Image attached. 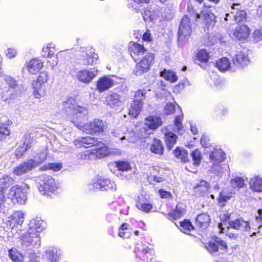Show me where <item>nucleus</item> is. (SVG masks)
Wrapping results in <instances>:
<instances>
[{
	"instance_id": "72a5a7b5",
	"label": "nucleus",
	"mask_w": 262,
	"mask_h": 262,
	"mask_svg": "<svg viewBox=\"0 0 262 262\" xmlns=\"http://www.w3.org/2000/svg\"><path fill=\"white\" fill-rule=\"evenodd\" d=\"M160 76L166 81L174 83L178 81V77L176 72L171 70L164 69L160 72Z\"/></svg>"
},
{
	"instance_id": "680f3d73",
	"label": "nucleus",
	"mask_w": 262,
	"mask_h": 262,
	"mask_svg": "<svg viewBox=\"0 0 262 262\" xmlns=\"http://www.w3.org/2000/svg\"><path fill=\"white\" fill-rule=\"evenodd\" d=\"M47 256L48 261L50 262H57V259L59 258L58 256L52 251L48 252L47 254Z\"/></svg>"
},
{
	"instance_id": "6e6552de",
	"label": "nucleus",
	"mask_w": 262,
	"mask_h": 262,
	"mask_svg": "<svg viewBox=\"0 0 262 262\" xmlns=\"http://www.w3.org/2000/svg\"><path fill=\"white\" fill-rule=\"evenodd\" d=\"M8 198L13 204H24L27 199V195L21 186L15 185L9 189Z\"/></svg>"
},
{
	"instance_id": "5fc2aeb1",
	"label": "nucleus",
	"mask_w": 262,
	"mask_h": 262,
	"mask_svg": "<svg viewBox=\"0 0 262 262\" xmlns=\"http://www.w3.org/2000/svg\"><path fill=\"white\" fill-rule=\"evenodd\" d=\"M144 20L151 21L154 18V12L148 8H145L142 13Z\"/></svg>"
},
{
	"instance_id": "c9c22d12",
	"label": "nucleus",
	"mask_w": 262,
	"mask_h": 262,
	"mask_svg": "<svg viewBox=\"0 0 262 262\" xmlns=\"http://www.w3.org/2000/svg\"><path fill=\"white\" fill-rule=\"evenodd\" d=\"M164 149L162 142L158 139L154 138L150 147V151L158 155H162Z\"/></svg>"
},
{
	"instance_id": "f704fd0d",
	"label": "nucleus",
	"mask_w": 262,
	"mask_h": 262,
	"mask_svg": "<svg viewBox=\"0 0 262 262\" xmlns=\"http://www.w3.org/2000/svg\"><path fill=\"white\" fill-rule=\"evenodd\" d=\"M215 67L221 72L229 70L231 67L230 62L227 57H222L216 61Z\"/></svg>"
},
{
	"instance_id": "c03bdc74",
	"label": "nucleus",
	"mask_w": 262,
	"mask_h": 262,
	"mask_svg": "<svg viewBox=\"0 0 262 262\" xmlns=\"http://www.w3.org/2000/svg\"><path fill=\"white\" fill-rule=\"evenodd\" d=\"M230 185L232 188L239 190L245 186V181L242 177H236L231 179Z\"/></svg>"
},
{
	"instance_id": "de8ad7c7",
	"label": "nucleus",
	"mask_w": 262,
	"mask_h": 262,
	"mask_svg": "<svg viewBox=\"0 0 262 262\" xmlns=\"http://www.w3.org/2000/svg\"><path fill=\"white\" fill-rule=\"evenodd\" d=\"M55 49L54 45L49 43L46 47H44L42 49V56L45 57H51L55 52Z\"/></svg>"
},
{
	"instance_id": "0eeeda50",
	"label": "nucleus",
	"mask_w": 262,
	"mask_h": 262,
	"mask_svg": "<svg viewBox=\"0 0 262 262\" xmlns=\"http://www.w3.org/2000/svg\"><path fill=\"white\" fill-rule=\"evenodd\" d=\"M57 187L54 179L50 176H43L40 181L39 190L44 195L51 196L55 194Z\"/></svg>"
},
{
	"instance_id": "dca6fc26",
	"label": "nucleus",
	"mask_w": 262,
	"mask_h": 262,
	"mask_svg": "<svg viewBox=\"0 0 262 262\" xmlns=\"http://www.w3.org/2000/svg\"><path fill=\"white\" fill-rule=\"evenodd\" d=\"M232 62L237 69H242L247 67L250 63V58L247 54L240 51L232 57Z\"/></svg>"
},
{
	"instance_id": "c756f323",
	"label": "nucleus",
	"mask_w": 262,
	"mask_h": 262,
	"mask_svg": "<svg viewBox=\"0 0 262 262\" xmlns=\"http://www.w3.org/2000/svg\"><path fill=\"white\" fill-rule=\"evenodd\" d=\"M143 102H141L138 100H133L128 108V114L132 117L137 118L141 113L143 106Z\"/></svg>"
},
{
	"instance_id": "774afa93",
	"label": "nucleus",
	"mask_w": 262,
	"mask_h": 262,
	"mask_svg": "<svg viewBox=\"0 0 262 262\" xmlns=\"http://www.w3.org/2000/svg\"><path fill=\"white\" fill-rule=\"evenodd\" d=\"M89 150H86L84 152L80 154V157L82 159H90V156L92 155V153H89Z\"/></svg>"
},
{
	"instance_id": "6ab92c4d",
	"label": "nucleus",
	"mask_w": 262,
	"mask_h": 262,
	"mask_svg": "<svg viewBox=\"0 0 262 262\" xmlns=\"http://www.w3.org/2000/svg\"><path fill=\"white\" fill-rule=\"evenodd\" d=\"M146 49L143 45L136 42L130 41L128 46V51L134 60L138 59L140 56L147 53Z\"/></svg>"
},
{
	"instance_id": "e2e57ef3",
	"label": "nucleus",
	"mask_w": 262,
	"mask_h": 262,
	"mask_svg": "<svg viewBox=\"0 0 262 262\" xmlns=\"http://www.w3.org/2000/svg\"><path fill=\"white\" fill-rule=\"evenodd\" d=\"M159 193L162 199H171L172 196L171 192L163 189H161L159 190Z\"/></svg>"
},
{
	"instance_id": "9d476101",
	"label": "nucleus",
	"mask_w": 262,
	"mask_h": 262,
	"mask_svg": "<svg viewBox=\"0 0 262 262\" xmlns=\"http://www.w3.org/2000/svg\"><path fill=\"white\" fill-rule=\"evenodd\" d=\"M228 226L230 228L236 230L251 234V236L255 234V232H251L250 221H245L242 217L229 221L228 222Z\"/></svg>"
},
{
	"instance_id": "69168bd1",
	"label": "nucleus",
	"mask_w": 262,
	"mask_h": 262,
	"mask_svg": "<svg viewBox=\"0 0 262 262\" xmlns=\"http://www.w3.org/2000/svg\"><path fill=\"white\" fill-rule=\"evenodd\" d=\"M38 155H39V157H38L39 161H37L38 165L39 164L43 163V162H45L46 160L48 154L46 151H42L38 154Z\"/></svg>"
},
{
	"instance_id": "49530a36",
	"label": "nucleus",
	"mask_w": 262,
	"mask_h": 262,
	"mask_svg": "<svg viewBox=\"0 0 262 262\" xmlns=\"http://www.w3.org/2000/svg\"><path fill=\"white\" fill-rule=\"evenodd\" d=\"M114 163L118 171H126L132 169L131 165L128 161H116Z\"/></svg>"
},
{
	"instance_id": "a18cd8bd",
	"label": "nucleus",
	"mask_w": 262,
	"mask_h": 262,
	"mask_svg": "<svg viewBox=\"0 0 262 262\" xmlns=\"http://www.w3.org/2000/svg\"><path fill=\"white\" fill-rule=\"evenodd\" d=\"M234 20L236 24L240 25L242 23L246 21L247 14L245 10H238L234 16Z\"/></svg>"
},
{
	"instance_id": "bb28decb",
	"label": "nucleus",
	"mask_w": 262,
	"mask_h": 262,
	"mask_svg": "<svg viewBox=\"0 0 262 262\" xmlns=\"http://www.w3.org/2000/svg\"><path fill=\"white\" fill-rule=\"evenodd\" d=\"M186 212V206L182 203L176 205L174 210L167 214V218L171 221L177 220L182 217Z\"/></svg>"
},
{
	"instance_id": "37998d69",
	"label": "nucleus",
	"mask_w": 262,
	"mask_h": 262,
	"mask_svg": "<svg viewBox=\"0 0 262 262\" xmlns=\"http://www.w3.org/2000/svg\"><path fill=\"white\" fill-rule=\"evenodd\" d=\"M9 222L12 229L17 225H21L23 222V216L22 214L18 212L14 213L11 215Z\"/></svg>"
},
{
	"instance_id": "58836bf2",
	"label": "nucleus",
	"mask_w": 262,
	"mask_h": 262,
	"mask_svg": "<svg viewBox=\"0 0 262 262\" xmlns=\"http://www.w3.org/2000/svg\"><path fill=\"white\" fill-rule=\"evenodd\" d=\"M177 135L171 132H167L165 134V141L168 149L171 150L177 140Z\"/></svg>"
},
{
	"instance_id": "4d7b16f0",
	"label": "nucleus",
	"mask_w": 262,
	"mask_h": 262,
	"mask_svg": "<svg viewBox=\"0 0 262 262\" xmlns=\"http://www.w3.org/2000/svg\"><path fill=\"white\" fill-rule=\"evenodd\" d=\"M183 118V115L177 116L174 120V125L178 131L181 130L183 128L182 120Z\"/></svg>"
},
{
	"instance_id": "ea45409f",
	"label": "nucleus",
	"mask_w": 262,
	"mask_h": 262,
	"mask_svg": "<svg viewBox=\"0 0 262 262\" xmlns=\"http://www.w3.org/2000/svg\"><path fill=\"white\" fill-rule=\"evenodd\" d=\"M98 58V56L97 54H85L81 56L80 60L83 65L88 66L93 64Z\"/></svg>"
},
{
	"instance_id": "b1692460",
	"label": "nucleus",
	"mask_w": 262,
	"mask_h": 262,
	"mask_svg": "<svg viewBox=\"0 0 262 262\" xmlns=\"http://www.w3.org/2000/svg\"><path fill=\"white\" fill-rule=\"evenodd\" d=\"M114 81L106 76L100 77L96 82V90L100 93L106 91L114 85Z\"/></svg>"
},
{
	"instance_id": "e433bc0d",
	"label": "nucleus",
	"mask_w": 262,
	"mask_h": 262,
	"mask_svg": "<svg viewBox=\"0 0 262 262\" xmlns=\"http://www.w3.org/2000/svg\"><path fill=\"white\" fill-rule=\"evenodd\" d=\"M179 229L183 233L190 234L191 231L195 229V226L193 225L191 221L189 219H184L180 222Z\"/></svg>"
},
{
	"instance_id": "0e129e2a",
	"label": "nucleus",
	"mask_w": 262,
	"mask_h": 262,
	"mask_svg": "<svg viewBox=\"0 0 262 262\" xmlns=\"http://www.w3.org/2000/svg\"><path fill=\"white\" fill-rule=\"evenodd\" d=\"M164 111L166 114L170 115L174 113V106L171 104H167L164 107Z\"/></svg>"
},
{
	"instance_id": "13d9d810",
	"label": "nucleus",
	"mask_w": 262,
	"mask_h": 262,
	"mask_svg": "<svg viewBox=\"0 0 262 262\" xmlns=\"http://www.w3.org/2000/svg\"><path fill=\"white\" fill-rule=\"evenodd\" d=\"M148 180L150 183H161L165 180V179L161 176H157L156 175L150 173L148 176Z\"/></svg>"
},
{
	"instance_id": "7c9ffc66",
	"label": "nucleus",
	"mask_w": 262,
	"mask_h": 262,
	"mask_svg": "<svg viewBox=\"0 0 262 262\" xmlns=\"http://www.w3.org/2000/svg\"><path fill=\"white\" fill-rule=\"evenodd\" d=\"M43 62L38 58H33L30 60L27 65L28 72L32 74H36L42 68Z\"/></svg>"
},
{
	"instance_id": "a211bd4d",
	"label": "nucleus",
	"mask_w": 262,
	"mask_h": 262,
	"mask_svg": "<svg viewBox=\"0 0 262 262\" xmlns=\"http://www.w3.org/2000/svg\"><path fill=\"white\" fill-rule=\"evenodd\" d=\"M33 229H28L20 237L22 246L28 247L32 244H36L40 241L39 234L34 232Z\"/></svg>"
},
{
	"instance_id": "5701e85b",
	"label": "nucleus",
	"mask_w": 262,
	"mask_h": 262,
	"mask_svg": "<svg viewBox=\"0 0 262 262\" xmlns=\"http://www.w3.org/2000/svg\"><path fill=\"white\" fill-rule=\"evenodd\" d=\"M23 140L22 145L19 146L15 151V155L17 158L22 157L32 146L33 139L30 135H25Z\"/></svg>"
},
{
	"instance_id": "4be33fe9",
	"label": "nucleus",
	"mask_w": 262,
	"mask_h": 262,
	"mask_svg": "<svg viewBox=\"0 0 262 262\" xmlns=\"http://www.w3.org/2000/svg\"><path fill=\"white\" fill-rule=\"evenodd\" d=\"M136 206L145 213H149L153 209V204L148 201L145 195H140L138 197L136 202Z\"/></svg>"
},
{
	"instance_id": "09e8293b",
	"label": "nucleus",
	"mask_w": 262,
	"mask_h": 262,
	"mask_svg": "<svg viewBox=\"0 0 262 262\" xmlns=\"http://www.w3.org/2000/svg\"><path fill=\"white\" fill-rule=\"evenodd\" d=\"M191 156L193 161V165L195 166L200 165L202 159V156L200 150L199 149H195L192 150L191 153Z\"/></svg>"
},
{
	"instance_id": "aec40b11",
	"label": "nucleus",
	"mask_w": 262,
	"mask_h": 262,
	"mask_svg": "<svg viewBox=\"0 0 262 262\" xmlns=\"http://www.w3.org/2000/svg\"><path fill=\"white\" fill-rule=\"evenodd\" d=\"M210 58L209 53L206 49H202L196 52L193 59L196 63L204 68L207 65Z\"/></svg>"
},
{
	"instance_id": "cd10ccee",
	"label": "nucleus",
	"mask_w": 262,
	"mask_h": 262,
	"mask_svg": "<svg viewBox=\"0 0 262 262\" xmlns=\"http://www.w3.org/2000/svg\"><path fill=\"white\" fill-rule=\"evenodd\" d=\"M96 75V72L84 69L79 71L77 73L76 77L80 82L87 84L91 82Z\"/></svg>"
},
{
	"instance_id": "f8f14e48",
	"label": "nucleus",
	"mask_w": 262,
	"mask_h": 262,
	"mask_svg": "<svg viewBox=\"0 0 262 262\" xmlns=\"http://www.w3.org/2000/svg\"><path fill=\"white\" fill-rule=\"evenodd\" d=\"M210 223V215L205 212H202L198 214L194 221L195 229L202 232L206 231L208 229Z\"/></svg>"
},
{
	"instance_id": "2f4dec72",
	"label": "nucleus",
	"mask_w": 262,
	"mask_h": 262,
	"mask_svg": "<svg viewBox=\"0 0 262 262\" xmlns=\"http://www.w3.org/2000/svg\"><path fill=\"white\" fill-rule=\"evenodd\" d=\"M210 184L205 180H201L193 187L194 192L200 195H204L209 192Z\"/></svg>"
},
{
	"instance_id": "ddd939ff",
	"label": "nucleus",
	"mask_w": 262,
	"mask_h": 262,
	"mask_svg": "<svg viewBox=\"0 0 262 262\" xmlns=\"http://www.w3.org/2000/svg\"><path fill=\"white\" fill-rule=\"evenodd\" d=\"M206 248L211 254L215 253L220 249L226 251L228 246L225 242L217 236H213L208 242Z\"/></svg>"
},
{
	"instance_id": "052dcab7",
	"label": "nucleus",
	"mask_w": 262,
	"mask_h": 262,
	"mask_svg": "<svg viewBox=\"0 0 262 262\" xmlns=\"http://www.w3.org/2000/svg\"><path fill=\"white\" fill-rule=\"evenodd\" d=\"M49 170H52L54 171L60 170L62 168V164L59 163H48Z\"/></svg>"
},
{
	"instance_id": "79ce46f5",
	"label": "nucleus",
	"mask_w": 262,
	"mask_h": 262,
	"mask_svg": "<svg viewBox=\"0 0 262 262\" xmlns=\"http://www.w3.org/2000/svg\"><path fill=\"white\" fill-rule=\"evenodd\" d=\"M173 153L176 157L181 159V161L183 163H186L189 161L188 152L186 150L177 147L173 150Z\"/></svg>"
},
{
	"instance_id": "473e14b6",
	"label": "nucleus",
	"mask_w": 262,
	"mask_h": 262,
	"mask_svg": "<svg viewBox=\"0 0 262 262\" xmlns=\"http://www.w3.org/2000/svg\"><path fill=\"white\" fill-rule=\"evenodd\" d=\"M225 156V154L222 149L214 148L210 152L209 158L213 164H217L224 160Z\"/></svg>"
},
{
	"instance_id": "1a4fd4ad",
	"label": "nucleus",
	"mask_w": 262,
	"mask_h": 262,
	"mask_svg": "<svg viewBox=\"0 0 262 262\" xmlns=\"http://www.w3.org/2000/svg\"><path fill=\"white\" fill-rule=\"evenodd\" d=\"M89 186L90 189L92 190H100L113 192L116 191L117 188L115 183L109 179H98Z\"/></svg>"
},
{
	"instance_id": "39448f33",
	"label": "nucleus",
	"mask_w": 262,
	"mask_h": 262,
	"mask_svg": "<svg viewBox=\"0 0 262 262\" xmlns=\"http://www.w3.org/2000/svg\"><path fill=\"white\" fill-rule=\"evenodd\" d=\"M48 79L47 72H42L39 73L36 79L33 80L32 88L33 90V94L37 99H40L47 94L45 85Z\"/></svg>"
},
{
	"instance_id": "bf43d9fd",
	"label": "nucleus",
	"mask_w": 262,
	"mask_h": 262,
	"mask_svg": "<svg viewBox=\"0 0 262 262\" xmlns=\"http://www.w3.org/2000/svg\"><path fill=\"white\" fill-rule=\"evenodd\" d=\"M145 98V92L144 90H138L134 94V100H138L141 102H143V100Z\"/></svg>"
},
{
	"instance_id": "412c9836",
	"label": "nucleus",
	"mask_w": 262,
	"mask_h": 262,
	"mask_svg": "<svg viewBox=\"0 0 262 262\" xmlns=\"http://www.w3.org/2000/svg\"><path fill=\"white\" fill-rule=\"evenodd\" d=\"M163 124L162 118L159 116L148 115L144 119V125L151 130H155Z\"/></svg>"
},
{
	"instance_id": "7ed1b4c3",
	"label": "nucleus",
	"mask_w": 262,
	"mask_h": 262,
	"mask_svg": "<svg viewBox=\"0 0 262 262\" xmlns=\"http://www.w3.org/2000/svg\"><path fill=\"white\" fill-rule=\"evenodd\" d=\"M83 132L92 135L102 134L106 127L105 123L99 119H94L83 125L78 122L76 125Z\"/></svg>"
},
{
	"instance_id": "9b49d317",
	"label": "nucleus",
	"mask_w": 262,
	"mask_h": 262,
	"mask_svg": "<svg viewBox=\"0 0 262 262\" xmlns=\"http://www.w3.org/2000/svg\"><path fill=\"white\" fill-rule=\"evenodd\" d=\"M73 143L75 146L78 148H89L97 146L99 144L101 143V141H99L97 138L90 136L80 137L75 139Z\"/></svg>"
},
{
	"instance_id": "f3484780",
	"label": "nucleus",
	"mask_w": 262,
	"mask_h": 262,
	"mask_svg": "<svg viewBox=\"0 0 262 262\" xmlns=\"http://www.w3.org/2000/svg\"><path fill=\"white\" fill-rule=\"evenodd\" d=\"M250 33L251 30L247 25H238L234 30L233 35L236 39L244 41L249 37Z\"/></svg>"
},
{
	"instance_id": "393cba45",
	"label": "nucleus",
	"mask_w": 262,
	"mask_h": 262,
	"mask_svg": "<svg viewBox=\"0 0 262 262\" xmlns=\"http://www.w3.org/2000/svg\"><path fill=\"white\" fill-rule=\"evenodd\" d=\"M12 123V121L9 119L5 122H0V142L10 138L11 135L10 126Z\"/></svg>"
},
{
	"instance_id": "423d86ee",
	"label": "nucleus",
	"mask_w": 262,
	"mask_h": 262,
	"mask_svg": "<svg viewBox=\"0 0 262 262\" xmlns=\"http://www.w3.org/2000/svg\"><path fill=\"white\" fill-rule=\"evenodd\" d=\"M155 62V54L147 52L138 62L135 68L134 73L136 76L141 75L147 72Z\"/></svg>"
},
{
	"instance_id": "8fccbe9b",
	"label": "nucleus",
	"mask_w": 262,
	"mask_h": 262,
	"mask_svg": "<svg viewBox=\"0 0 262 262\" xmlns=\"http://www.w3.org/2000/svg\"><path fill=\"white\" fill-rule=\"evenodd\" d=\"M232 197V192H229L227 194H225L223 192L219 193L217 198L218 204L221 207H224L226 205L227 202Z\"/></svg>"
},
{
	"instance_id": "a878e982",
	"label": "nucleus",
	"mask_w": 262,
	"mask_h": 262,
	"mask_svg": "<svg viewBox=\"0 0 262 262\" xmlns=\"http://www.w3.org/2000/svg\"><path fill=\"white\" fill-rule=\"evenodd\" d=\"M105 103L111 108H117L121 105V96L117 93L111 92L105 97Z\"/></svg>"
},
{
	"instance_id": "338daca9",
	"label": "nucleus",
	"mask_w": 262,
	"mask_h": 262,
	"mask_svg": "<svg viewBox=\"0 0 262 262\" xmlns=\"http://www.w3.org/2000/svg\"><path fill=\"white\" fill-rule=\"evenodd\" d=\"M142 39L143 41L150 42L152 40L151 34L149 30H147L142 35Z\"/></svg>"
},
{
	"instance_id": "f03ea898",
	"label": "nucleus",
	"mask_w": 262,
	"mask_h": 262,
	"mask_svg": "<svg viewBox=\"0 0 262 262\" xmlns=\"http://www.w3.org/2000/svg\"><path fill=\"white\" fill-rule=\"evenodd\" d=\"M62 110L68 119L75 125H76L79 122L75 116L78 114L84 113L87 112L86 108L83 106L78 105L76 99L73 97L68 98L67 100L63 102Z\"/></svg>"
},
{
	"instance_id": "6e6d98bb",
	"label": "nucleus",
	"mask_w": 262,
	"mask_h": 262,
	"mask_svg": "<svg viewBox=\"0 0 262 262\" xmlns=\"http://www.w3.org/2000/svg\"><path fill=\"white\" fill-rule=\"evenodd\" d=\"M252 38L255 42L262 40V28H256L254 30Z\"/></svg>"
},
{
	"instance_id": "864d4df0",
	"label": "nucleus",
	"mask_w": 262,
	"mask_h": 262,
	"mask_svg": "<svg viewBox=\"0 0 262 262\" xmlns=\"http://www.w3.org/2000/svg\"><path fill=\"white\" fill-rule=\"evenodd\" d=\"M4 80L10 89H15L18 86L17 81L13 78L9 76H5Z\"/></svg>"
},
{
	"instance_id": "f257e3e1",
	"label": "nucleus",
	"mask_w": 262,
	"mask_h": 262,
	"mask_svg": "<svg viewBox=\"0 0 262 262\" xmlns=\"http://www.w3.org/2000/svg\"><path fill=\"white\" fill-rule=\"evenodd\" d=\"M198 4L202 5L200 11L198 10L200 8L198 4H193L189 1L187 5V12L189 15H185L182 18L181 24L178 31V39L184 40L188 39L191 35V21L190 17L193 18L195 21L201 19L202 28L205 31L212 29L216 23V16L213 12V9L215 7L207 4L204 2L205 0H194ZM208 2L214 4H219L221 0H207Z\"/></svg>"
},
{
	"instance_id": "4468645a",
	"label": "nucleus",
	"mask_w": 262,
	"mask_h": 262,
	"mask_svg": "<svg viewBox=\"0 0 262 262\" xmlns=\"http://www.w3.org/2000/svg\"><path fill=\"white\" fill-rule=\"evenodd\" d=\"M37 166L38 163L36 160L33 159H30L16 166L14 168L13 172L16 176H21L32 170Z\"/></svg>"
},
{
	"instance_id": "4c0bfd02",
	"label": "nucleus",
	"mask_w": 262,
	"mask_h": 262,
	"mask_svg": "<svg viewBox=\"0 0 262 262\" xmlns=\"http://www.w3.org/2000/svg\"><path fill=\"white\" fill-rule=\"evenodd\" d=\"M8 256L13 262H24V255L16 248L10 249L8 250Z\"/></svg>"
},
{
	"instance_id": "20e7f679",
	"label": "nucleus",
	"mask_w": 262,
	"mask_h": 262,
	"mask_svg": "<svg viewBox=\"0 0 262 262\" xmlns=\"http://www.w3.org/2000/svg\"><path fill=\"white\" fill-rule=\"evenodd\" d=\"M134 251L136 257L142 262H150L156 258L154 249L142 243L136 245Z\"/></svg>"
},
{
	"instance_id": "603ef678",
	"label": "nucleus",
	"mask_w": 262,
	"mask_h": 262,
	"mask_svg": "<svg viewBox=\"0 0 262 262\" xmlns=\"http://www.w3.org/2000/svg\"><path fill=\"white\" fill-rule=\"evenodd\" d=\"M187 80L180 81L177 84L175 85L172 88V92L175 94L180 93L186 87Z\"/></svg>"
},
{
	"instance_id": "3c124183",
	"label": "nucleus",
	"mask_w": 262,
	"mask_h": 262,
	"mask_svg": "<svg viewBox=\"0 0 262 262\" xmlns=\"http://www.w3.org/2000/svg\"><path fill=\"white\" fill-rule=\"evenodd\" d=\"M29 229H33L34 232L39 234V232L42 230L43 227L41 225L40 221L33 220L30 222V226Z\"/></svg>"
},
{
	"instance_id": "a19ab883",
	"label": "nucleus",
	"mask_w": 262,
	"mask_h": 262,
	"mask_svg": "<svg viewBox=\"0 0 262 262\" xmlns=\"http://www.w3.org/2000/svg\"><path fill=\"white\" fill-rule=\"evenodd\" d=\"M250 188L255 192H262V179L257 177L250 179L249 182Z\"/></svg>"
},
{
	"instance_id": "c85d7f7f",
	"label": "nucleus",
	"mask_w": 262,
	"mask_h": 262,
	"mask_svg": "<svg viewBox=\"0 0 262 262\" xmlns=\"http://www.w3.org/2000/svg\"><path fill=\"white\" fill-rule=\"evenodd\" d=\"M96 147L89 150V153H92L97 159L103 158L109 155L108 147L104 143L101 141Z\"/></svg>"
},
{
	"instance_id": "2eb2a0df",
	"label": "nucleus",
	"mask_w": 262,
	"mask_h": 262,
	"mask_svg": "<svg viewBox=\"0 0 262 262\" xmlns=\"http://www.w3.org/2000/svg\"><path fill=\"white\" fill-rule=\"evenodd\" d=\"M13 180L8 175H4L0 179V209L6 201V190L12 184Z\"/></svg>"
}]
</instances>
